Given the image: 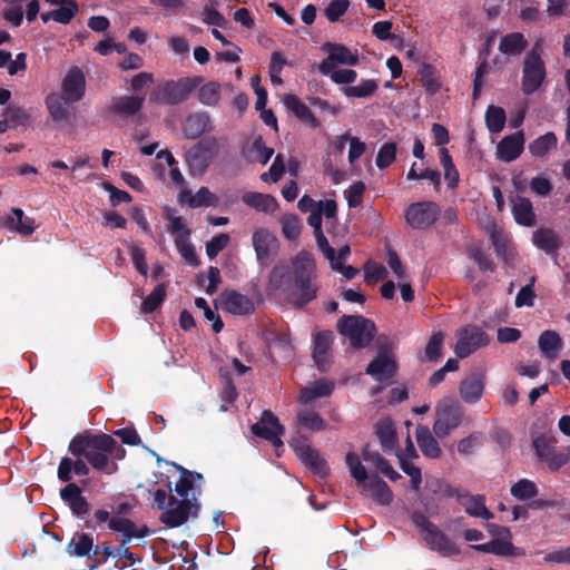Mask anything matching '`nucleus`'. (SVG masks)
<instances>
[{"mask_svg":"<svg viewBox=\"0 0 570 570\" xmlns=\"http://www.w3.org/2000/svg\"><path fill=\"white\" fill-rule=\"evenodd\" d=\"M202 77H181L157 85L149 96V101L158 105L176 106L188 99L202 83Z\"/></svg>","mask_w":570,"mask_h":570,"instance_id":"obj_3","label":"nucleus"},{"mask_svg":"<svg viewBox=\"0 0 570 570\" xmlns=\"http://www.w3.org/2000/svg\"><path fill=\"white\" fill-rule=\"evenodd\" d=\"M144 102L145 97L120 96L114 98L109 106V111L122 118L132 117L141 110Z\"/></svg>","mask_w":570,"mask_h":570,"instance_id":"obj_26","label":"nucleus"},{"mask_svg":"<svg viewBox=\"0 0 570 570\" xmlns=\"http://www.w3.org/2000/svg\"><path fill=\"white\" fill-rule=\"evenodd\" d=\"M396 144L389 141L384 142L376 155L375 164L380 169H385L393 164L396 158Z\"/></svg>","mask_w":570,"mask_h":570,"instance_id":"obj_55","label":"nucleus"},{"mask_svg":"<svg viewBox=\"0 0 570 570\" xmlns=\"http://www.w3.org/2000/svg\"><path fill=\"white\" fill-rule=\"evenodd\" d=\"M411 520L421 530L423 539L429 549L439 552L443 557L456 556L459 547L444 532H442L428 517L420 511H414Z\"/></svg>","mask_w":570,"mask_h":570,"instance_id":"obj_5","label":"nucleus"},{"mask_svg":"<svg viewBox=\"0 0 570 570\" xmlns=\"http://www.w3.org/2000/svg\"><path fill=\"white\" fill-rule=\"evenodd\" d=\"M11 213L13 217L6 218V225L9 228L14 229L22 236H29L35 232V220L31 217L26 216L22 209L12 208Z\"/></svg>","mask_w":570,"mask_h":570,"instance_id":"obj_39","label":"nucleus"},{"mask_svg":"<svg viewBox=\"0 0 570 570\" xmlns=\"http://www.w3.org/2000/svg\"><path fill=\"white\" fill-rule=\"evenodd\" d=\"M218 141L215 137L202 138L186 153V163L190 175L200 176L209 167L218 154Z\"/></svg>","mask_w":570,"mask_h":570,"instance_id":"obj_7","label":"nucleus"},{"mask_svg":"<svg viewBox=\"0 0 570 570\" xmlns=\"http://www.w3.org/2000/svg\"><path fill=\"white\" fill-rule=\"evenodd\" d=\"M199 504L189 499L177 500V503L173 507H168L167 510L161 514L160 521L169 528H177L184 524L189 514L196 515L199 510Z\"/></svg>","mask_w":570,"mask_h":570,"instance_id":"obj_16","label":"nucleus"},{"mask_svg":"<svg viewBox=\"0 0 570 570\" xmlns=\"http://www.w3.org/2000/svg\"><path fill=\"white\" fill-rule=\"evenodd\" d=\"M252 242L258 264L263 267L269 266L279 249L277 237L266 228H258L253 233Z\"/></svg>","mask_w":570,"mask_h":570,"instance_id":"obj_13","label":"nucleus"},{"mask_svg":"<svg viewBox=\"0 0 570 570\" xmlns=\"http://www.w3.org/2000/svg\"><path fill=\"white\" fill-rule=\"evenodd\" d=\"M70 102L65 101V97L59 94H50L46 98V106L52 120L57 124H67L72 116L67 107Z\"/></svg>","mask_w":570,"mask_h":570,"instance_id":"obj_32","label":"nucleus"},{"mask_svg":"<svg viewBox=\"0 0 570 570\" xmlns=\"http://www.w3.org/2000/svg\"><path fill=\"white\" fill-rule=\"evenodd\" d=\"M397 372V363L394 358L385 354H379L372 360L365 370L377 382H386L395 376Z\"/></svg>","mask_w":570,"mask_h":570,"instance_id":"obj_23","label":"nucleus"},{"mask_svg":"<svg viewBox=\"0 0 570 570\" xmlns=\"http://www.w3.org/2000/svg\"><path fill=\"white\" fill-rule=\"evenodd\" d=\"M210 129V117L207 112H196L189 115L183 126L184 135L188 139H196Z\"/></svg>","mask_w":570,"mask_h":570,"instance_id":"obj_29","label":"nucleus"},{"mask_svg":"<svg viewBox=\"0 0 570 570\" xmlns=\"http://www.w3.org/2000/svg\"><path fill=\"white\" fill-rule=\"evenodd\" d=\"M321 50L327 53V58L316 66L317 71L323 76L330 75L337 65L356 66L358 63V56L343 43L327 41L321 46Z\"/></svg>","mask_w":570,"mask_h":570,"instance_id":"obj_8","label":"nucleus"},{"mask_svg":"<svg viewBox=\"0 0 570 570\" xmlns=\"http://www.w3.org/2000/svg\"><path fill=\"white\" fill-rule=\"evenodd\" d=\"M466 255L470 259H472L482 272H494L495 264L483 249L480 244L470 245L466 248Z\"/></svg>","mask_w":570,"mask_h":570,"instance_id":"obj_44","label":"nucleus"},{"mask_svg":"<svg viewBox=\"0 0 570 570\" xmlns=\"http://www.w3.org/2000/svg\"><path fill=\"white\" fill-rule=\"evenodd\" d=\"M292 267L285 264L275 265L268 277V288L282 291L295 308H303L313 302L318 294L316 282V263L312 253L298 252L291 259Z\"/></svg>","mask_w":570,"mask_h":570,"instance_id":"obj_1","label":"nucleus"},{"mask_svg":"<svg viewBox=\"0 0 570 570\" xmlns=\"http://www.w3.org/2000/svg\"><path fill=\"white\" fill-rule=\"evenodd\" d=\"M350 4V0H332L325 8L324 14L328 21L336 22L347 11Z\"/></svg>","mask_w":570,"mask_h":570,"instance_id":"obj_63","label":"nucleus"},{"mask_svg":"<svg viewBox=\"0 0 570 570\" xmlns=\"http://www.w3.org/2000/svg\"><path fill=\"white\" fill-rule=\"evenodd\" d=\"M75 460L69 456L61 458L58 470L57 478L60 482L63 483H72V474L78 476H87L90 472L89 463L82 455H72Z\"/></svg>","mask_w":570,"mask_h":570,"instance_id":"obj_21","label":"nucleus"},{"mask_svg":"<svg viewBox=\"0 0 570 570\" xmlns=\"http://www.w3.org/2000/svg\"><path fill=\"white\" fill-rule=\"evenodd\" d=\"M3 117H7L11 128L23 126L29 121L30 115L21 107L9 105L3 111Z\"/></svg>","mask_w":570,"mask_h":570,"instance_id":"obj_61","label":"nucleus"},{"mask_svg":"<svg viewBox=\"0 0 570 570\" xmlns=\"http://www.w3.org/2000/svg\"><path fill=\"white\" fill-rule=\"evenodd\" d=\"M489 344L488 334L476 325H466L459 330L454 353L460 358H465L474 351Z\"/></svg>","mask_w":570,"mask_h":570,"instance_id":"obj_12","label":"nucleus"},{"mask_svg":"<svg viewBox=\"0 0 570 570\" xmlns=\"http://www.w3.org/2000/svg\"><path fill=\"white\" fill-rule=\"evenodd\" d=\"M379 85L374 79H365L357 86H346L342 88V92L348 98H367L374 95Z\"/></svg>","mask_w":570,"mask_h":570,"instance_id":"obj_45","label":"nucleus"},{"mask_svg":"<svg viewBox=\"0 0 570 570\" xmlns=\"http://www.w3.org/2000/svg\"><path fill=\"white\" fill-rule=\"evenodd\" d=\"M111 444L110 434L83 432L71 439L68 451L71 455H82L92 469L112 474L117 472L118 464L108 460V446Z\"/></svg>","mask_w":570,"mask_h":570,"instance_id":"obj_2","label":"nucleus"},{"mask_svg":"<svg viewBox=\"0 0 570 570\" xmlns=\"http://www.w3.org/2000/svg\"><path fill=\"white\" fill-rule=\"evenodd\" d=\"M61 96L66 102H77L82 99L86 91V78L79 67H71L61 85Z\"/></svg>","mask_w":570,"mask_h":570,"instance_id":"obj_17","label":"nucleus"},{"mask_svg":"<svg viewBox=\"0 0 570 570\" xmlns=\"http://www.w3.org/2000/svg\"><path fill=\"white\" fill-rule=\"evenodd\" d=\"M488 234L491 239L494 252L499 258L508 261V242L503 234L497 228L495 224H492L488 228Z\"/></svg>","mask_w":570,"mask_h":570,"instance_id":"obj_56","label":"nucleus"},{"mask_svg":"<svg viewBox=\"0 0 570 570\" xmlns=\"http://www.w3.org/2000/svg\"><path fill=\"white\" fill-rule=\"evenodd\" d=\"M511 495L520 501L534 498L538 494V488L534 482L522 479L514 483L510 489Z\"/></svg>","mask_w":570,"mask_h":570,"instance_id":"obj_52","label":"nucleus"},{"mask_svg":"<svg viewBox=\"0 0 570 570\" xmlns=\"http://www.w3.org/2000/svg\"><path fill=\"white\" fill-rule=\"evenodd\" d=\"M546 78L544 62L535 48L528 51L522 69V91L531 95L537 91Z\"/></svg>","mask_w":570,"mask_h":570,"instance_id":"obj_9","label":"nucleus"},{"mask_svg":"<svg viewBox=\"0 0 570 570\" xmlns=\"http://www.w3.org/2000/svg\"><path fill=\"white\" fill-rule=\"evenodd\" d=\"M375 434L385 453H391L397 444L396 431L391 419H382L375 424Z\"/></svg>","mask_w":570,"mask_h":570,"instance_id":"obj_31","label":"nucleus"},{"mask_svg":"<svg viewBox=\"0 0 570 570\" xmlns=\"http://www.w3.org/2000/svg\"><path fill=\"white\" fill-rule=\"evenodd\" d=\"M552 441V438L541 433L533 438L532 444L538 458L546 462L550 470L557 471L569 462L570 455L556 451Z\"/></svg>","mask_w":570,"mask_h":570,"instance_id":"obj_14","label":"nucleus"},{"mask_svg":"<svg viewBox=\"0 0 570 570\" xmlns=\"http://www.w3.org/2000/svg\"><path fill=\"white\" fill-rule=\"evenodd\" d=\"M528 46V41L520 32H512L500 39L499 50L508 56H519Z\"/></svg>","mask_w":570,"mask_h":570,"instance_id":"obj_40","label":"nucleus"},{"mask_svg":"<svg viewBox=\"0 0 570 570\" xmlns=\"http://www.w3.org/2000/svg\"><path fill=\"white\" fill-rule=\"evenodd\" d=\"M297 423L313 432L324 431L326 429L325 420L317 412L312 410L298 412Z\"/></svg>","mask_w":570,"mask_h":570,"instance_id":"obj_46","label":"nucleus"},{"mask_svg":"<svg viewBox=\"0 0 570 570\" xmlns=\"http://www.w3.org/2000/svg\"><path fill=\"white\" fill-rule=\"evenodd\" d=\"M108 528L125 535L124 544H127L132 538H145L149 534V529L146 525L137 529L135 523L127 518H111Z\"/></svg>","mask_w":570,"mask_h":570,"instance_id":"obj_27","label":"nucleus"},{"mask_svg":"<svg viewBox=\"0 0 570 570\" xmlns=\"http://www.w3.org/2000/svg\"><path fill=\"white\" fill-rule=\"evenodd\" d=\"M282 101L286 109L295 115L304 124L312 128L320 126V121L315 118L307 105H305L298 97L292 94L283 96Z\"/></svg>","mask_w":570,"mask_h":570,"instance_id":"obj_25","label":"nucleus"},{"mask_svg":"<svg viewBox=\"0 0 570 570\" xmlns=\"http://www.w3.org/2000/svg\"><path fill=\"white\" fill-rule=\"evenodd\" d=\"M292 446L301 462L311 469L314 474L323 479L330 474L327 462L307 442L297 440Z\"/></svg>","mask_w":570,"mask_h":570,"instance_id":"obj_15","label":"nucleus"},{"mask_svg":"<svg viewBox=\"0 0 570 570\" xmlns=\"http://www.w3.org/2000/svg\"><path fill=\"white\" fill-rule=\"evenodd\" d=\"M178 470L180 471V479L176 483L175 491L183 499H187L189 491L194 487V480L200 481L203 480V475L197 472L188 471L183 466H178Z\"/></svg>","mask_w":570,"mask_h":570,"instance_id":"obj_48","label":"nucleus"},{"mask_svg":"<svg viewBox=\"0 0 570 570\" xmlns=\"http://www.w3.org/2000/svg\"><path fill=\"white\" fill-rule=\"evenodd\" d=\"M512 214L517 224L531 227L535 224V215L529 198L517 196L512 200Z\"/></svg>","mask_w":570,"mask_h":570,"instance_id":"obj_34","label":"nucleus"},{"mask_svg":"<svg viewBox=\"0 0 570 570\" xmlns=\"http://www.w3.org/2000/svg\"><path fill=\"white\" fill-rule=\"evenodd\" d=\"M464 409L454 399H444L435 407V421L433 433L439 439L446 438L452 431L462 424Z\"/></svg>","mask_w":570,"mask_h":570,"instance_id":"obj_6","label":"nucleus"},{"mask_svg":"<svg viewBox=\"0 0 570 570\" xmlns=\"http://www.w3.org/2000/svg\"><path fill=\"white\" fill-rule=\"evenodd\" d=\"M333 390V381L321 379L318 381H315L311 386L302 390L299 401L303 404H308L318 397L330 396Z\"/></svg>","mask_w":570,"mask_h":570,"instance_id":"obj_37","label":"nucleus"},{"mask_svg":"<svg viewBox=\"0 0 570 570\" xmlns=\"http://www.w3.org/2000/svg\"><path fill=\"white\" fill-rule=\"evenodd\" d=\"M441 214L440 206L432 200L411 204L405 210V220L413 229H426L432 226Z\"/></svg>","mask_w":570,"mask_h":570,"instance_id":"obj_10","label":"nucleus"},{"mask_svg":"<svg viewBox=\"0 0 570 570\" xmlns=\"http://www.w3.org/2000/svg\"><path fill=\"white\" fill-rule=\"evenodd\" d=\"M538 346L547 358L556 360L563 346V342L556 331L546 330L539 336Z\"/></svg>","mask_w":570,"mask_h":570,"instance_id":"obj_35","label":"nucleus"},{"mask_svg":"<svg viewBox=\"0 0 570 570\" xmlns=\"http://www.w3.org/2000/svg\"><path fill=\"white\" fill-rule=\"evenodd\" d=\"M484 120L489 131L491 134H498L504 128L507 114L502 107L490 105L487 108Z\"/></svg>","mask_w":570,"mask_h":570,"instance_id":"obj_43","label":"nucleus"},{"mask_svg":"<svg viewBox=\"0 0 570 570\" xmlns=\"http://www.w3.org/2000/svg\"><path fill=\"white\" fill-rule=\"evenodd\" d=\"M250 151L255 153L254 161L266 165L274 154V149L266 146L262 136L254 139L250 146Z\"/></svg>","mask_w":570,"mask_h":570,"instance_id":"obj_59","label":"nucleus"},{"mask_svg":"<svg viewBox=\"0 0 570 570\" xmlns=\"http://www.w3.org/2000/svg\"><path fill=\"white\" fill-rule=\"evenodd\" d=\"M175 246L179 254L184 257V259L194 267H197L200 264V261L196 254L194 245L189 242V239H175Z\"/></svg>","mask_w":570,"mask_h":570,"instance_id":"obj_62","label":"nucleus"},{"mask_svg":"<svg viewBox=\"0 0 570 570\" xmlns=\"http://www.w3.org/2000/svg\"><path fill=\"white\" fill-rule=\"evenodd\" d=\"M282 233L288 240H295L301 234V223L297 216L289 215L282 218Z\"/></svg>","mask_w":570,"mask_h":570,"instance_id":"obj_64","label":"nucleus"},{"mask_svg":"<svg viewBox=\"0 0 570 570\" xmlns=\"http://www.w3.org/2000/svg\"><path fill=\"white\" fill-rule=\"evenodd\" d=\"M219 205V198L217 195L212 193L208 187H200L196 194L189 199L190 208L199 207H217Z\"/></svg>","mask_w":570,"mask_h":570,"instance_id":"obj_49","label":"nucleus"},{"mask_svg":"<svg viewBox=\"0 0 570 570\" xmlns=\"http://www.w3.org/2000/svg\"><path fill=\"white\" fill-rule=\"evenodd\" d=\"M242 200L247 206L266 214L274 213L278 207L275 197L268 194H262L257 191L245 193L242 197Z\"/></svg>","mask_w":570,"mask_h":570,"instance_id":"obj_36","label":"nucleus"},{"mask_svg":"<svg viewBox=\"0 0 570 570\" xmlns=\"http://www.w3.org/2000/svg\"><path fill=\"white\" fill-rule=\"evenodd\" d=\"M444 335L442 332L434 333L424 350V357L429 362H436L441 357V350Z\"/></svg>","mask_w":570,"mask_h":570,"instance_id":"obj_58","label":"nucleus"},{"mask_svg":"<svg viewBox=\"0 0 570 570\" xmlns=\"http://www.w3.org/2000/svg\"><path fill=\"white\" fill-rule=\"evenodd\" d=\"M558 144V138L554 132L549 131L532 142L529 144L528 149L529 153L537 158L544 157L551 149H554Z\"/></svg>","mask_w":570,"mask_h":570,"instance_id":"obj_42","label":"nucleus"},{"mask_svg":"<svg viewBox=\"0 0 570 570\" xmlns=\"http://www.w3.org/2000/svg\"><path fill=\"white\" fill-rule=\"evenodd\" d=\"M220 83L216 81H209L200 86L198 90V100L209 107L216 106L220 100Z\"/></svg>","mask_w":570,"mask_h":570,"instance_id":"obj_47","label":"nucleus"},{"mask_svg":"<svg viewBox=\"0 0 570 570\" xmlns=\"http://www.w3.org/2000/svg\"><path fill=\"white\" fill-rule=\"evenodd\" d=\"M165 297H166V284L160 283L144 299L141 307H140L141 312L146 313V314L155 312L158 307H160V305L165 301Z\"/></svg>","mask_w":570,"mask_h":570,"instance_id":"obj_50","label":"nucleus"},{"mask_svg":"<svg viewBox=\"0 0 570 570\" xmlns=\"http://www.w3.org/2000/svg\"><path fill=\"white\" fill-rule=\"evenodd\" d=\"M428 490L436 495L439 499L443 498H456L460 494V489L453 488L448 482L441 480V479H433L426 482Z\"/></svg>","mask_w":570,"mask_h":570,"instance_id":"obj_51","label":"nucleus"},{"mask_svg":"<svg viewBox=\"0 0 570 570\" xmlns=\"http://www.w3.org/2000/svg\"><path fill=\"white\" fill-rule=\"evenodd\" d=\"M532 242L539 249L544 250L547 254L556 253L561 246L559 236L550 228L537 229L533 233Z\"/></svg>","mask_w":570,"mask_h":570,"instance_id":"obj_38","label":"nucleus"},{"mask_svg":"<svg viewBox=\"0 0 570 570\" xmlns=\"http://www.w3.org/2000/svg\"><path fill=\"white\" fill-rule=\"evenodd\" d=\"M222 308L233 315H248L255 311L252 299L235 289L222 293Z\"/></svg>","mask_w":570,"mask_h":570,"instance_id":"obj_22","label":"nucleus"},{"mask_svg":"<svg viewBox=\"0 0 570 570\" xmlns=\"http://www.w3.org/2000/svg\"><path fill=\"white\" fill-rule=\"evenodd\" d=\"M345 463L350 470L351 476L357 482V483H365L368 479L366 469L360 461V458L354 452H348L345 458Z\"/></svg>","mask_w":570,"mask_h":570,"instance_id":"obj_54","label":"nucleus"},{"mask_svg":"<svg viewBox=\"0 0 570 570\" xmlns=\"http://www.w3.org/2000/svg\"><path fill=\"white\" fill-rule=\"evenodd\" d=\"M460 396L468 404H474L483 395L484 391V374L483 373H472L470 376L465 377L461 381L460 386Z\"/></svg>","mask_w":570,"mask_h":570,"instance_id":"obj_24","label":"nucleus"},{"mask_svg":"<svg viewBox=\"0 0 570 570\" xmlns=\"http://www.w3.org/2000/svg\"><path fill=\"white\" fill-rule=\"evenodd\" d=\"M250 432L255 436L268 441L276 449L284 444L281 438L285 433V426L271 410L262 412L259 420L250 426Z\"/></svg>","mask_w":570,"mask_h":570,"instance_id":"obj_11","label":"nucleus"},{"mask_svg":"<svg viewBox=\"0 0 570 570\" xmlns=\"http://www.w3.org/2000/svg\"><path fill=\"white\" fill-rule=\"evenodd\" d=\"M195 305H196V307L203 309L204 316L207 321L213 322L212 328H213L214 333H219L224 327V323H223L219 314L214 312L209 307L207 301L203 297H197L195 299Z\"/></svg>","mask_w":570,"mask_h":570,"instance_id":"obj_60","label":"nucleus"},{"mask_svg":"<svg viewBox=\"0 0 570 570\" xmlns=\"http://www.w3.org/2000/svg\"><path fill=\"white\" fill-rule=\"evenodd\" d=\"M94 539L90 534L85 532H76L66 547V552L70 557L91 558L90 552L94 551Z\"/></svg>","mask_w":570,"mask_h":570,"instance_id":"obj_33","label":"nucleus"},{"mask_svg":"<svg viewBox=\"0 0 570 570\" xmlns=\"http://www.w3.org/2000/svg\"><path fill=\"white\" fill-rule=\"evenodd\" d=\"M61 7L52 10V20L67 24L78 12V4L75 0H61Z\"/></svg>","mask_w":570,"mask_h":570,"instance_id":"obj_53","label":"nucleus"},{"mask_svg":"<svg viewBox=\"0 0 570 570\" xmlns=\"http://www.w3.org/2000/svg\"><path fill=\"white\" fill-rule=\"evenodd\" d=\"M364 488L368 489L372 498L381 505H390L393 501V493L385 481L379 476L370 479Z\"/></svg>","mask_w":570,"mask_h":570,"instance_id":"obj_41","label":"nucleus"},{"mask_svg":"<svg viewBox=\"0 0 570 570\" xmlns=\"http://www.w3.org/2000/svg\"><path fill=\"white\" fill-rule=\"evenodd\" d=\"M524 132L522 130L505 136L497 145V158L504 163L515 160L524 149Z\"/></svg>","mask_w":570,"mask_h":570,"instance_id":"obj_20","label":"nucleus"},{"mask_svg":"<svg viewBox=\"0 0 570 570\" xmlns=\"http://www.w3.org/2000/svg\"><path fill=\"white\" fill-rule=\"evenodd\" d=\"M168 214L166 218L169 220V225L167 227L168 233L175 236V239H189L190 229L186 227L180 216H171L169 214V209H167Z\"/></svg>","mask_w":570,"mask_h":570,"instance_id":"obj_57","label":"nucleus"},{"mask_svg":"<svg viewBox=\"0 0 570 570\" xmlns=\"http://www.w3.org/2000/svg\"><path fill=\"white\" fill-rule=\"evenodd\" d=\"M59 494L73 515L81 518L89 513L90 503L82 495V490L77 483L66 484L60 489Z\"/></svg>","mask_w":570,"mask_h":570,"instance_id":"obj_19","label":"nucleus"},{"mask_svg":"<svg viewBox=\"0 0 570 570\" xmlns=\"http://www.w3.org/2000/svg\"><path fill=\"white\" fill-rule=\"evenodd\" d=\"M417 445L424 456L429 459H439L442 450L428 426L419 425L415 431Z\"/></svg>","mask_w":570,"mask_h":570,"instance_id":"obj_30","label":"nucleus"},{"mask_svg":"<svg viewBox=\"0 0 570 570\" xmlns=\"http://www.w3.org/2000/svg\"><path fill=\"white\" fill-rule=\"evenodd\" d=\"M337 331L350 340L355 350L365 348L376 334L374 322L362 315H344L337 322Z\"/></svg>","mask_w":570,"mask_h":570,"instance_id":"obj_4","label":"nucleus"},{"mask_svg":"<svg viewBox=\"0 0 570 570\" xmlns=\"http://www.w3.org/2000/svg\"><path fill=\"white\" fill-rule=\"evenodd\" d=\"M334 341V333L330 330L315 334L313 342V358L321 372H326L332 364L331 346Z\"/></svg>","mask_w":570,"mask_h":570,"instance_id":"obj_18","label":"nucleus"},{"mask_svg":"<svg viewBox=\"0 0 570 570\" xmlns=\"http://www.w3.org/2000/svg\"><path fill=\"white\" fill-rule=\"evenodd\" d=\"M459 503L464 508L465 512L472 517L490 520L493 513L488 510L483 495H471L468 492H460L458 497Z\"/></svg>","mask_w":570,"mask_h":570,"instance_id":"obj_28","label":"nucleus"}]
</instances>
